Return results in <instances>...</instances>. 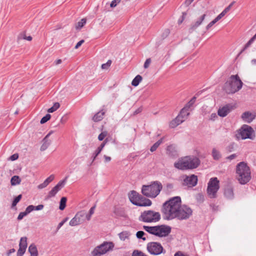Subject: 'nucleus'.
Instances as JSON below:
<instances>
[{
  "instance_id": "obj_1",
  "label": "nucleus",
  "mask_w": 256,
  "mask_h": 256,
  "mask_svg": "<svg viewBox=\"0 0 256 256\" xmlns=\"http://www.w3.org/2000/svg\"><path fill=\"white\" fill-rule=\"evenodd\" d=\"M164 220H178L188 219L192 214V210L186 205H182L180 196H174L166 201L162 204L161 210Z\"/></svg>"
},
{
  "instance_id": "obj_2",
  "label": "nucleus",
  "mask_w": 256,
  "mask_h": 256,
  "mask_svg": "<svg viewBox=\"0 0 256 256\" xmlns=\"http://www.w3.org/2000/svg\"><path fill=\"white\" fill-rule=\"evenodd\" d=\"M242 85L243 82L238 74L232 75L224 83L223 89L228 94H234L239 91Z\"/></svg>"
},
{
  "instance_id": "obj_3",
  "label": "nucleus",
  "mask_w": 256,
  "mask_h": 256,
  "mask_svg": "<svg viewBox=\"0 0 256 256\" xmlns=\"http://www.w3.org/2000/svg\"><path fill=\"white\" fill-rule=\"evenodd\" d=\"M236 174L237 180L242 184H246L251 178L250 168L244 162H240L236 165Z\"/></svg>"
},
{
  "instance_id": "obj_4",
  "label": "nucleus",
  "mask_w": 256,
  "mask_h": 256,
  "mask_svg": "<svg viewBox=\"0 0 256 256\" xmlns=\"http://www.w3.org/2000/svg\"><path fill=\"white\" fill-rule=\"evenodd\" d=\"M162 189V185L159 181H154L150 184L143 185L142 187V194L152 198H156Z\"/></svg>"
},
{
  "instance_id": "obj_5",
  "label": "nucleus",
  "mask_w": 256,
  "mask_h": 256,
  "mask_svg": "<svg viewBox=\"0 0 256 256\" xmlns=\"http://www.w3.org/2000/svg\"><path fill=\"white\" fill-rule=\"evenodd\" d=\"M143 228L146 232L150 234L160 238L166 237L171 232V227L164 224L156 226H144Z\"/></svg>"
},
{
  "instance_id": "obj_6",
  "label": "nucleus",
  "mask_w": 256,
  "mask_h": 256,
  "mask_svg": "<svg viewBox=\"0 0 256 256\" xmlns=\"http://www.w3.org/2000/svg\"><path fill=\"white\" fill-rule=\"evenodd\" d=\"M160 214L152 210H144L141 213L139 220L144 222H156L160 220Z\"/></svg>"
},
{
  "instance_id": "obj_7",
  "label": "nucleus",
  "mask_w": 256,
  "mask_h": 256,
  "mask_svg": "<svg viewBox=\"0 0 256 256\" xmlns=\"http://www.w3.org/2000/svg\"><path fill=\"white\" fill-rule=\"evenodd\" d=\"M219 183L220 182L217 178H212L210 180L206 190L208 195L210 198H216V193L220 188Z\"/></svg>"
},
{
  "instance_id": "obj_8",
  "label": "nucleus",
  "mask_w": 256,
  "mask_h": 256,
  "mask_svg": "<svg viewBox=\"0 0 256 256\" xmlns=\"http://www.w3.org/2000/svg\"><path fill=\"white\" fill-rule=\"evenodd\" d=\"M114 245L112 242H105L101 244L96 246L91 252L92 256H101L106 253L114 248Z\"/></svg>"
},
{
  "instance_id": "obj_9",
  "label": "nucleus",
  "mask_w": 256,
  "mask_h": 256,
  "mask_svg": "<svg viewBox=\"0 0 256 256\" xmlns=\"http://www.w3.org/2000/svg\"><path fill=\"white\" fill-rule=\"evenodd\" d=\"M238 134L242 139L249 138L253 140L254 137V130L252 128L247 124H244L238 130Z\"/></svg>"
},
{
  "instance_id": "obj_10",
  "label": "nucleus",
  "mask_w": 256,
  "mask_h": 256,
  "mask_svg": "<svg viewBox=\"0 0 256 256\" xmlns=\"http://www.w3.org/2000/svg\"><path fill=\"white\" fill-rule=\"evenodd\" d=\"M148 251L152 254L158 255L162 253H165L166 250L162 244L157 242H150L147 244Z\"/></svg>"
},
{
  "instance_id": "obj_11",
  "label": "nucleus",
  "mask_w": 256,
  "mask_h": 256,
  "mask_svg": "<svg viewBox=\"0 0 256 256\" xmlns=\"http://www.w3.org/2000/svg\"><path fill=\"white\" fill-rule=\"evenodd\" d=\"M67 178L68 176H66L64 180L60 181L58 184L49 192L48 194L45 197V200H48L52 197H54L58 192L64 186Z\"/></svg>"
},
{
  "instance_id": "obj_12",
  "label": "nucleus",
  "mask_w": 256,
  "mask_h": 256,
  "mask_svg": "<svg viewBox=\"0 0 256 256\" xmlns=\"http://www.w3.org/2000/svg\"><path fill=\"white\" fill-rule=\"evenodd\" d=\"M186 170L196 168L200 164V160L196 156H186L184 158Z\"/></svg>"
},
{
  "instance_id": "obj_13",
  "label": "nucleus",
  "mask_w": 256,
  "mask_h": 256,
  "mask_svg": "<svg viewBox=\"0 0 256 256\" xmlns=\"http://www.w3.org/2000/svg\"><path fill=\"white\" fill-rule=\"evenodd\" d=\"M27 248V238L22 237L20 238L19 244V248L17 252V256H22L26 252Z\"/></svg>"
},
{
  "instance_id": "obj_14",
  "label": "nucleus",
  "mask_w": 256,
  "mask_h": 256,
  "mask_svg": "<svg viewBox=\"0 0 256 256\" xmlns=\"http://www.w3.org/2000/svg\"><path fill=\"white\" fill-rule=\"evenodd\" d=\"M234 107L231 104H228L219 108L218 112V115L221 117H225L229 114Z\"/></svg>"
},
{
  "instance_id": "obj_15",
  "label": "nucleus",
  "mask_w": 256,
  "mask_h": 256,
  "mask_svg": "<svg viewBox=\"0 0 256 256\" xmlns=\"http://www.w3.org/2000/svg\"><path fill=\"white\" fill-rule=\"evenodd\" d=\"M186 185L192 187L196 185L198 183V177L194 174H192L190 176H186L184 180Z\"/></svg>"
},
{
  "instance_id": "obj_16",
  "label": "nucleus",
  "mask_w": 256,
  "mask_h": 256,
  "mask_svg": "<svg viewBox=\"0 0 256 256\" xmlns=\"http://www.w3.org/2000/svg\"><path fill=\"white\" fill-rule=\"evenodd\" d=\"M140 194L135 190H132L128 194V198L130 202L134 205L147 204H139L137 201L140 198Z\"/></svg>"
},
{
  "instance_id": "obj_17",
  "label": "nucleus",
  "mask_w": 256,
  "mask_h": 256,
  "mask_svg": "<svg viewBox=\"0 0 256 256\" xmlns=\"http://www.w3.org/2000/svg\"><path fill=\"white\" fill-rule=\"evenodd\" d=\"M256 117L255 113H252L249 111L244 112L241 116L242 120L248 123L251 122Z\"/></svg>"
},
{
  "instance_id": "obj_18",
  "label": "nucleus",
  "mask_w": 256,
  "mask_h": 256,
  "mask_svg": "<svg viewBox=\"0 0 256 256\" xmlns=\"http://www.w3.org/2000/svg\"><path fill=\"white\" fill-rule=\"evenodd\" d=\"M166 154L170 158H176L178 156V154L176 146L174 144H170L168 146Z\"/></svg>"
},
{
  "instance_id": "obj_19",
  "label": "nucleus",
  "mask_w": 256,
  "mask_h": 256,
  "mask_svg": "<svg viewBox=\"0 0 256 256\" xmlns=\"http://www.w3.org/2000/svg\"><path fill=\"white\" fill-rule=\"evenodd\" d=\"M53 133V131H50L43 138L42 142V144L40 147V150L44 151L46 150L51 144V140L48 139L50 136Z\"/></svg>"
},
{
  "instance_id": "obj_20",
  "label": "nucleus",
  "mask_w": 256,
  "mask_h": 256,
  "mask_svg": "<svg viewBox=\"0 0 256 256\" xmlns=\"http://www.w3.org/2000/svg\"><path fill=\"white\" fill-rule=\"evenodd\" d=\"M84 216L82 212H78L74 218L70 222V225L71 226H76L80 224L82 222V218Z\"/></svg>"
},
{
  "instance_id": "obj_21",
  "label": "nucleus",
  "mask_w": 256,
  "mask_h": 256,
  "mask_svg": "<svg viewBox=\"0 0 256 256\" xmlns=\"http://www.w3.org/2000/svg\"><path fill=\"white\" fill-rule=\"evenodd\" d=\"M108 142V138H106L104 141L101 144L98 148L96 150V151L93 153L92 156V162L91 163V164H92V162L94 161L97 156L100 154L106 144Z\"/></svg>"
},
{
  "instance_id": "obj_22",
  "label": "nucleus",
  "mask_w": 256,
  "mask_h": 256,
  "mask_svg": "<svg viewBox=\"0 0 256 256\" xmlns=\"http://www.w3.org/2000/svg\"><path fill=\"white\" fill-rule=\"evenodd\" d=\"M224 195L228 199H232L234 198L233 188L230 186H226L224 190Z\"/></svg>"
},
{
  "instance_id": "obj_23",
  "label": "nucleus",
  "mask_w": 256,
  "mask_h": 256,
  "mask_svg": "<svg viewBox=\"0 0 256 256\" xmlns=\"http://www.w3.org/2000/svg\"><path fill=\"white\" fill-rule=\"evenodd\" d=\"M206 16V14H202L194 23L192 24L190 26V30L192 31L195 30L202 23Z\"/></svg>"
},
{
  "instance_id": "obj_24",
  "label": "nucleus",
  "mask_w": 256,
  "mask_h": 256,
  "mask_svg": "<svg viewBox=\"0 0 256 256\" xmlns=\"http://www.w3.org/2000/svg\"><path fill=\"white\" fill-rule=\"evenodd\" d=\"M140 198L137 201V202L139 204H140V205H136L139 206H150L152 204V201L140 195Z\"/></svg>"
},
{
  "instance_id": "obj_25",
  "label": "nucleus",
  "mask_w": 256,
  "mask_h": 256,
  "mask_svg": "<svg viewBox=\"0 0 256 256\" xmlns=\"http://www.w3.org/2000/svg\"><path fill=\"white\" fill-rule=\"evenodd\" d=\"M54 178V174L50 175L48 177L42 184H39L38 186V188L42 189L46 188L51 182H52Z\"/></svg>"
},
{
  "instance_id": "obj_26",
  "label": "nucleus",
  "mask_w": 256,
  "mask_h": 256,
  "mask_svg": "<svg viewBox=\"0 0 256 256\" xmlns=\"http://www.w3.org/2000/svg\"><path fill=\"white\" fill-rule=\"evenodd\" d=\"M114 212L117 216L125 218L126 216L124 208H115Z\"/></svg>"
},
{
  "instance_id": "obj_27",
  "label": "nucleus",
  "mask_w": 256,
  "mask_h": 256,
  "mask_svg": "<svg viewBox=\"0 0 256 256\" xmlns=\"http://www.w3.org/2000/svg\"><path fill=\"white\" fill-rule=\"evenodd\" d=\"M186 163L185 162L184 160H179L177 162H176L174 164V166L176 168L181 170H186Z\"/></svg>"
},
{
  "instance_id": "obj_28",
  "label": "nucleus",
  "mask_w": 256,
  "mask_h": 256,
  "mask_svg": "<svg viewBox=\"0 0 256 256\" xmlns=\"http://www.w3.org/2000/svg\"><path fill=\"white\" fill-rule=\"evenodd\" d=\"M104 114V112L102 110L100 111L94 115L92 118V120L95 122H100L103 119Z\"/></svg>"
},
{
  "instance_id": "obj_29",
  "label": "nucleus",
  "mask_w": 256,
  "mask_h": 256,
  "mask_svg": "<svg viewBox=\"0 0 256 256\" xmlns=\"http://www.w3.org/2000/svg\"><path fill=\"white\" fill-rule=\"evenodd\" d=\"M28 252L30 256H38V252L36 246L34 244H31L28 247Z\"/></svg>"
},
{
  "instance_id": "obj_30",
  "label": "nucleus",
  "mask_w": 256,
  "mask_h": 256,
  "mask_svg": "<svg viewBox=\"0 0 256 256\" xmlns=\"http://www.w3.org/2000/svg\"><path fill=\"white\" fill-rule=\"evenodd\" d=\"M21 179L18 176H13L10 180V183L12 186H16L20 184Z\"/></svg>"
},
{
  "instance_id": "obj_31",
  "label": "nucleus",
  "mask_w": 256,
  "mask_h": 256,
  "mask_svg": "<svg viewBox=\"0 0 256 256\" xmlns=\"http://www.w3.org/2000/svg\"><path fill=\"white\" fill-rule=\"evenodd\" d=\"M142 80V78L141 76L139 74L137 75L132 80V85L134 86H138Z\"/></svg>"
},
{
  "instance_id": "obj_32",
  "label": "nucleus",
  "mask_w": 256,
  "mask_h": 256,
  "mask_svg": "<svg viewBox=\"0 0 256 256\" xmlns=\"http://www.w3.org/2000/svg\"><path fill=\"white\" fill-rule=\"evenodd\" d=\"M119 238L122 240H125L126 239L128 238L130 234L128 232L123 231L118 234Z\"/></svg>"
},
{
  "instance_id": "obj_33",
  "label": "nucleus",
  "mask_w": 256,
  "mask_h": 256,
  "mask_svg": "<svg viewBox=\"0 0 256 256\" xmlns=\"http://www.w3.org/2000/svg\"><path fill=\"white\" fill-rule=\"evenodd\" d=\"M86 18H82L80 21L76 24L75 28L76 30H80L86 24Z\"/></svg>"
},
{
  "instance_id": "obj_34",
  "label": "nucleus",
  "mask_w": 256,
  "mask_h": 256,
  "mask_svg": "<svg viewBox=\"0 0 256 256\" xmlns=\"http://www.w3.org/2000/svg\"><path fill=\"white\" fill-rule=\"evenodd\" d=\"M212 156L214 160H218L221 158L220 152L215 148H214L212 150Z\"/></svg>"
},
{
  "instance_id": "obj_35",
  "label": "nucleus",
  "mask_w": 256,
  "mask_h": 256,
  "mask_svg": "<svg viewBox=\"0 0 256 256\" xmlns=\"http://www.w3.org/2000/svg\"><path fill=\"white\" fill-rule=\"evenodd\" d=\"M162 142V138H160L155 142L150 148V150L151 152H154L156 150L160 145Z\"/></svg>"
},
{
  "instance_id": "obj_36",
  "label": "nucleus",
  "mask_w": 256,
  "mask_h": 256,
  "mask_svg": "<svg viewBox=\"0 0 256 256\" xmlns=\"http://www.w3.org/2000/svg\"><path fill=\"white\" fill-rule=\"evenodd\" d=\"M184 110H180V114L174 119L178 125L182 124L184 120V118H182V113H184Z\"/></svg>"
},
{
  "instance_id": "obj_37",
  "label": "nucleus",
  "mask_w": 256,
  "mask_h": 256,
  "mask_svg": "<svg viewBox=\"0 0 256 256\" xmlns=\"http://www.w3.org/2000/svg\"><path fill=\"white\" fill-rule=\"evenodd\" d=\"M67 198L66 197H62L60 202L59 208L60 210H64L66 206Z\"/></svg>"
},
{
  "instance_id": "obj_38",
  "label": "nucleus",
  "mask_w": 256,
  "mask_h": 256,
  "mask_svg": "<svg viewBox=\"0 0 256 256\" xmlns=\"http://www.w3.org/2000/svg\"><path fill=\"white\" fill-rule=\"evenodd\" d=\"M60 106V105L58 102H55L52 107L48 109V112L50 113L53 112L58 109Z\"/></svg>"
},
{
  "instance_id": "obj_39",
  "label": "nucleus",
  "mask_w": 256,
  "mask_h": 256,
  "mask_svg": "<svg viewBox=\"0 0 256 256\" xmlns=\"http://www.w3.org/2000/svg\"><path fill=\"white\" fill-rule=\"evenodd\" d=\"M22 198V194H19L17 196H16L14 200L12 201V207L13 208L20 201Z\"/></svg>"
},
{
  "instance_id": "obj_40",
  "label": "nucleus",
  "mask_w": 256,
  "mask_h": 256,
  "mask_svg": "<svg viewBox=\"0 0 256 256\" xmlns=\"http://www.w3.org/2000/svg\"><path fill=\"white\" fill-rule=\"evenodd\" d=\"M145 233L142 230L138 231L136 234V236L138 239H142L143 240H146V238L144 236L145 235Z\"/></svg>"
},
{
  "instance_id": "obj_41",
  "label": "nucleus",
  "mask_w": 256,
  "mask_h": 256,
  "mask_svg": "<svg viewBox=\"0 0 256 256\" xmlns=\"http://www.w3.org/2000/svg\"><path fill=\"white\" fill-rule=\"evenodd\" d=\"M51 118V116L50 114H46L40 120V122L41 124H44L47 122Z\"/></svg>"
},
{
  "instance_id": "obj_42",
  "label": "nucleus",
  "mask_w": 256,
  "mask_h": 256,
  "mask_svg": "<svg viewBox=\"0 0 256 256\" xmlns=\"http://www.w3.org/2000/svg\"><path fill=\"white\" fill-rule=\"evenodd\" d=\"M254 40L251 38L248 42L245 44L243 49L240 52L239 54H241L247 48H248L251 44L254 42Z\"/></svg>"
},
{
  "instance_id": "obj_43",
  "label": "nucleus",
  "mask_w": 256,
  "mask_h": 256,
  "mask_svg": "<svg viewBox=\"0 0 256 256\" xmlns=\"http://www.w3.org/2000/svg\"><path fill=\"white\" fill-rule=\"evenodd\" d=\"M132 256H147V255L141 251L134 250L132 254Z\"/></svg>"
},
{
  "instance_id": "obj_44",
  "label": "nucleus",
  "mask_w": 256,
  "mask_h": 256,
  "mask_svg": "<svg viewBox=\"0 0 256 256\" xmlns=\"http://www.w3.org/2000/svg\"><path fill=\"white\" fill-rule=\"evenodd\" d=\"M26 35L25 32H22L20 33L18 36L17 42H19L22 40H26Z\"/></svg>"
},
{
  "instance_id": "obj_45",
  "label": "nucleus",
  "mask_w": 256,
  "mask_h": 256,
  "mask_svg": "<svg viewBox=\"0 0 256 256\" xmlns=\"http://www.w3.org/2000/svg\"><path fill=\"white\" fill-rule=\"evenodd\" d=\"M188 108L187 106H184L183 108L181 110H184V113H182V118L185 119L186 117L189 115L190 113L188 112Z\"/></svg>"
},
{
  "instance_id": "obj_46",
  "label": "nucleus",
  "mask_w": 256,
  "mask_h": 256,
  "mask_svg": "<svg viewBox=\"0 0 256 256\" xmlns=\"http://www.w3.org/2000/svg\"><path fill=\"white\" fill-rule=\"evenodd\" d=\"M107 134H108L107 132H106V131L102 132L98 135V140H100V141H102V140H104V138L106 136Z\"/></svg>"
},
{
  "instance_id": "obj_47",
  "label": "nucleus",
  "mask_w": 256,
  "mask_h": 256,
  "mask_svg": "<svg viewBox=\"0 0 256 256\" xmlns=\"http://www.w3.org/2000/svg\"><path fill=\"white\" fill-rule=\"evenodd\" d=\"M34 210V206L33 205H30L26 208L24 212H26V214H28L29 213H30L31 212Z\"/></svg>"
},
{
  "instance_id": "obj_48",
  "label": "nucleus",
  "mask_w": 256,
  "mask_h": 256,
  "mask_svg": "<svg viewBox=\"0 0 256 256\" xmlns=\"http://www.w3.org/2000/svg\"><path fill=\"white\" fill-rule=\"evenodd\" d=\"M174 188V185L172 184L168 183L166 185V190L168 192H170L172 191Z\"/></svg>"
},
{
  "instance_id": "obj_49",
  "label": "nucleus",
  "mask_w": 256,
  "mask_h": 256,
  "mask_svg": "<svg viewBox=\"0 0 256 256\" xmlns=\"http://www.w3.org/2000/svg\"><path fill=\"white\" fill-rule=\"evenodd\" d=\"M196 98L195 96L193 97L191 100L187 104L186 106H187L188 108H190V106H192V104L195 102Z\"/></svg>"
},
{
  "instance_id": "obj_50",
  "label": "nucleus",
  "mask_w": 256,
  "mask_h": 256,
  "mask_svg": "<svg viewBox=\"0 0 256 256\" xmlns=\"http://www.w3.org/2000/svg\"><path fill=\"white\" fill-rule=\"evenodd\" d=\"M112 64V60H108L106 64H104L102 65V69H108Z\"/></svg>"
},
{
  "instance_id": "obj_51",
  "label": "nucleus",
  "mask_w": 256,
  "mask_h": 256,
  "mask_svg": "<svg viewBox=\"0 0 256 256\" xmlns=\"http://www.w3.org/2000/svg\"><path fill=\"white\" fill-rule=\"evenodd\" d=\"M121 0H113L110 4V6L112 8H115Z\"/></svg>"
},
{
  "instance_id": "obj_52",
  "label": "nucleus",
  "mask_w": 256,
  "mask_h": 256,
  "mask_svg": "<svg viewBox=\"0 0 256 256\" xmlns=\"http://www.w3.org/2000/svg\"><path fill=\"white\" fill-rule=\"evenodd\" d=\"M151 62V59L150 58H147L144 64V68H148Z\"/></svg>"
},
{
  "instance_id": "obj_53",
  "label": "nucleus",
  "mask_w": 256,
  "mask_h": 256,
  "mask_svg": "<svg viewBox=\"0 0 256 256\" xmlns=\"http://www.w3.org/2000/svg\"><path fill=\"white\" fill-rule=\"evenodd\" d=\"M18 158V154H14L12 155L10 158L9 160L14 161L15 160H16Z\"/></svg>"
},
{
  "instance_id": "obj_54",
  "label": "nucleus",
  "mask_w": 256,
  "mask_h": 256,
  "mask_svg": "<svg viewBox=\"0 0 256 256\" xmlns=\"http://www.w3.org/2000/svg\"><path fill=\"white\" fill-rule=\"evenodd\" d=\"M26 215L27 214H26V212H20L18 216V220H21L23 218L24 216H26Z\"/></svg>"
},
{
  "instance_id": "obj_55",
  "label": "nucleus",
  "mask_w": 256,
  "mask_h": 256,
  "mask_svg": "<svg viewBox=\"0 0 256 256\" xmlns=\"http://www.w3.org/2000/svg\"><path fill=\"white\" fill-rule=\"evenodd\" d=\"M178 126L175 120H172L170 124V126L172 128H174Z\"/></svg>"
},
{
  "instance_id": "obj_56",
  "label": "nucleus",
  "mask_w": 256,
  "mask_h": 256,
  "mask_svg": "<svg viewBox=\"0 0 256 256\" xmlns=\"http://www.w3.org/2000/svg\"><path fill=\"white\" fill-rule=\"evenodd\" d=\"M196 198L198 200L201 201L202 202H203L204 200V196L201 194H198L197 195Z\"/></svg>"
},
{
  "instance_id": "obj_57",
  "label": "nucleus",
  "mask_w": 256,
  "mask_h": 256,
  "mask_svg": "<svg viewBox=\"0 0 256 256\" xmlns=\"http://www.w3.org/2000/svg\"><path fill=\"white\" fill-rule=\"evenodd\" d=\"M237 156H238L236 154H232L227 156L226 158V159L231 160H232L236 158L237 157Z\"/></svg>"
},
{
  "instance_id": "obj_58",
  "label": "nucleus",
  "mask_w": 256,
  "mask_h": 256,
  "mask_svg": "<svg viewBox=\"0 0 256 256\" xmlns=\"http://www.w3.org/2000/svg\"><path fill=\"white\" fill-rule=\"evenodd\" d=\"M68 218H66L60 222L58 226V229H59L61 226H62L68 220Z\"/></svg>"
},
{
  "instance_id": "obj_59",
  "label": "nucleus",
  "mask_w": 256,
  "mask_h": 256,
  "mask_svg": "<svg viewBox=\"0 0 256 256\" xmlns=\"http://www.w3.org/2000/svg\"><path fill=\"white\" fill-rule=\"evenodd\" d=\"M142 110V106L138 108H137L133 113V115L134 116H136L138 114H140V112H141Z\"/></svg>"
},
{
  "instance_id": "obj_60",
  "label": "nucleus",
  "mask_w": 256,
  "mask_h": 256,
  "mask_svg": "<svg viewBox=\"0 0 256 256\" xmlns=\"http://www.w3.org/2000/svg\"><path fill=\"white\" fill-rule=\"evenodd\" d=\"M216 22L214 20H212L211 22H210L206 26V29L208 30L209 28H210Z\"/></svg>"
},
{
  "instance_id": "obj_61",
  "label": "nucleus",
  "mask_w": 256,
  "mask_h": 256,
  "mask_svg": "<svg viewBox=\"0 0 256 256\" xmlns=\"http://www.w3.org/2000/svg\"><path fill=\"white\" fill-rule=\"evenodd\" d=\"M234 2H232L228 6H227L224 10L227 13L230 9L232 6H233V4H234Z\"/></svg>"
},
{
  "instance_id": "obj_62",
  "label": "nucleus",
  "mask_w": 256,
  "mask_h": 256,
  "mask_svg": "<svg viewBox=\"0 0 256 256\" xmlns=\"http://www.w3.org/2000/svg\"><path fill=\"white\" fill-rule=\"evenodd\" d=\"M194 0H186L185 2H184V4L186 6H189L192 3V2Z\"/></svg>"
},
{
  "instance_id": "obj_63",
  "label": "nucleus",
  "mask_w": 256,
  "mask_h": 256,
  "mask_svg": "<svg viewBox=\"0 0 256 256\" xmlns=\"http://www.w3.org/2000/svg\"><path fill=\"white\" fill-rule=\"evenodd\" d=\"M84 42V40H82L79 41L76 45L75 48L76 49L78 48Z\"/></svg>"
},
{
  "instance_id": "obj_64",
  "label": "nucleus",
  "mask_w": 256,
  "mask_h": 256,
  "mask_svg": "<svg viewBox=\"0 0 256 256\" xmlns=\"http://www.w3.org/2000/svg\"><path fill=\"white\" fill-rule=\"evenodd\" d=\"M44 206L43 204H39L37 206H34V210H40L44 208Z\"/></svg>"
}]
</instances>
